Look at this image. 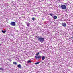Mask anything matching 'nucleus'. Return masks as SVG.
I'll return each instance as SVG.
<instances>
[{
	"instance_id": "obj_1",
	"label": "nucleus",
	"mask_w": 73,
	"mask_h": 73,
	"mask_svg": "<svg viewBox=\"0 0 73 73\" xmlns=\"http://www.w3.org/2000/svg\"><path fill=\"white\" fill-rule=\"evenodd\" d=\"M37 37L38 38V41H39L41 43H42L44 42V38H39L38 37Z\"/></svg>"
},
{
	"instance_id": "obj_2",
	"label": "nucleus",
	"mask_w": 73,
	"mask_h": 73,
	"mask_svg": "<svg viewBox=\"0 0 73 73\" xmlns=\"http://www.w3.org/2000/svg\"><path fill=\"white\" fill-rule=\"evenodd\" d=\"M61 7L63 9H65L66 8V6L65 5H62L61 6Z\"/></svg>"
},
{
	"instance_id": "obj_3",
	"label": "nucleus",
	"mask_w": 73,
	"mask_h": 73,
	"mask_svg": "<svg viewBox=\"0 0 73 73\" xmlns=\"http://www.w3.org/2000/svg\"><path fill=\"white\" fill-rule=\"evenodd\" d=\"M11 25L12 26H15L16 25V23L15 22H12L11 23Z\"/></svg>"
},
{
	"instance_id": "obj_4",
	"label": "nucleus",
	"mask_w": 73,
	"mask_h": 73,
	"mask_svg": "<svg viewBox=\"0 0 73 73\" xmlns=\"http://www.w3.org/2000/svg\"><path fill=\"white\" fill-rule=\"evenodd\" d=\"M62 24L63 27H66V24L65 23H62Z\"/></svg>"
},
{
	"instance_id": "obj_5",
	"label": "nucleus",
	"mask_w": 73,
	"mask_h": 73,
	"mask_svg": "<svg viewBox=\"0 0 73 73\" xmlns=\"http://www.w3.org/2000/svg\"><path fill=\"white\" fill-rule=\"evenodd\" d=\"M42 60H45V56H42Z\"/></svg>"
},
{
	"instance_id": "obj_6",
	"label": "nucleus",
	"mask_w": 73,
	"mask_h": 73,
	"mask_svg": "<svg viewBox=\"0 0 73 73\" xmlns=\"http://www.w3.org/2000/svg\"><path fill=\"white\" fill-rule=\"evenodd\" d=\"M26 24L27 25V27H29V25H30V23H27Z\"/></svg>"
},
{
	"instance_id": "obj_7",
	"label": "nucleus",
	"mask_w": 73,
	"mask_h": 73,
	"mask_svg": "<svg viewBox=\"0 0 73 73\" xmlns=\"http://www.w3.org/2000/svg\"><path fill=\"white\" fill-rule=\"evenodd\" d=\"M17 66L18 68H21V65L20 64L18 65Z\"/></svg>"
},
{
	"instance_id": "obj_8",
	"label": "nucleus",
	"mask_w": 73,
	"mask_h": 73,
	"mask_svg": "<svg viewBox=\"0 0 73 73\" xmlns=\"http://www.w3.org/2000/svg\"><path fill=\"white\" fill-rule=\"evenodd\" d=\"M2 32L3 33H5L6 32V30H5V31H3V30H2Z\"/></svg>"
},
{
	"instance_id": "obj_9",
	"label": "nucleus",
	"mask_w": 73,
	"mask_h": 73,
	"mask_svg": "<svg viewBox=\"0 0 73 73\" xmlns=\"http://www.w3.org/2000/svg\"><path fill=\"white\" fill-rule=\"evenodd\" d=\"M57 17L56 16H54V19H57Z\"/></svg>"
},
{
	"instance_id": "obj_10",
	"label": "nucleus",
	"mask_w": 73,
	"mask_h": 73,
	"mask_svg": "<svg viewBox=\"0 0 73 73\" xmlns=\"http://www.w3.org/2000/svg\"><path fill=\"white\" fill-rule=\"evenodd\" d=\"M35 57L36 59H37V58H38V56H35Z\"/></svg>"
},
{
	"instance_id": "obj_11",
	"label": "nucleus",
	"mask_w": 73,
	"mask_h": 73,
	"mask_svg": "<svg viewBox=\"0 0 73 73\" xmlns=\"http://www.w3.org/2000/svg\"><path fill=\"white\" fill-rule=\"evenodd\" d=\"M13 64H14V65H17V63H16V62H13Z\"/></svg>"
},
{
	"instance_id": "obj_12",
	"label": "nucleus",
	"mask_w": 73,
	"mask_h": 73,
	"mask_svg": "<svg viewBox=\"0 0 73 73\" xmlns=\"http://www.w3.org/2000/svg\"><path fill=\"white\" fill-rule=\"evenodd\" d=\"M40 63V62H37L35 64V65H38Z\"/></svg>"
},
{
	"instance_id": "obj_13",
	"label": "nucleus",
	"mask_w": 73,
	"mask_h": 73,
	"mask_svg": "<svg viewBox=\"0 0 73 73\" xmlns=\"http://www.w3.org/2000/svg\"><path fill=\"white\" fill-rule=\"evenodd\" d=\"M31 60L28 61L27 63H31Z\"/></svg>"
},
{
	"instance_id": "obj_14",
	"label": "nucleus",
	"mask_w": 73,
	"mask_h": 73,
	"mask_svg": "<svg viewBox=\"0 0 73 73\" xmlns=\"http://www.w3.org/2000/svg\"><path fill=\"white\" fill-rule=\"evenodd\" d=\"M49 15H50V16H53V14H52V13L50 14Z\"/></svg>"
},
{
	"instance_id": "obj_15",
	"label": "nucleus",
	"mask_w": 73,
	"mask_h": 73,
	"mask_svg": "<svg viewBox=\"0 0 73 73\" xmlns=\"http://www.w3.org/2000/svg\"><path fill=\"white\" fill-rule=\"evenodd\" d=\"M3 70V68H0V70Z\"/></svg>"
},
{
	"instance_id": "obj_16",
	"label": "nucleus",
	"mask_w": 73,
	"mask_h": 73,
	"mask_svg": "<svg viewBox=\"0 0 73 73\" xmlns=\"http://www.w3.org/2000/svg\"><path fill=\"white\" fill-rule=\"evenodd\" d=\"M39 54L40 53L38 52L37 54H36V56H38V55H39Z\"/></svg>"
},
{
	"instance_id": "obj_17",
	"label": "nucleus",
	"mask_w": 73,
	"mask_h": 73,
	"mask_svg": "<svg viewBox=\"0 0 73 73\" xmlns=\"http://www.w3.org/2000/svg\"><path fill=\"white\" fill-rule=\"evenodd\" d=\"M41 58V56H38V58Z\"/></svg>"
},
{
	"instance_id": "obj_18",
	"label": "nucleus",
	"mask_w": 73,
	"mask_h": 73,
	"mask_svg": "<svg viewBox=\"0 0 73 73\" xmlns=\"http://www.w3.org/2000/svg\"><path fill=\"white\" fill-rule=\"evenodd\" d=\"M32 20H35V18H32Z\"/></svg>"
},
{
	"instance_id": "obj_19",
	"label": "nucleus",
	"mask_w": 73,
	"mask_h": 73,
	"mask_svg": "<svg viewBox=\"0 0 73 73\" xmlns=\"http://www.w3.org/2000/svg\"><path fill=\"white\" fill-rule=\"evenodd\" d=\"M58 7H59V8H61V6H60V5H59L58 6Z\"/></svg>"
},
{
	"instance_id": "obj_20",
	"label": "nucleus",
	"mask_w": 73,
	"mask_h": 73,
	"mask_svg": "<svg viewBox=\"0 0 73 73\" xmlns=\"http://www.w3.org/2000/svg\"><path fill=\"white\" fill-rule=\"evenodd\" d=\"M10 60V61H12V60Z\"/></svg>"
}]
</instances>
